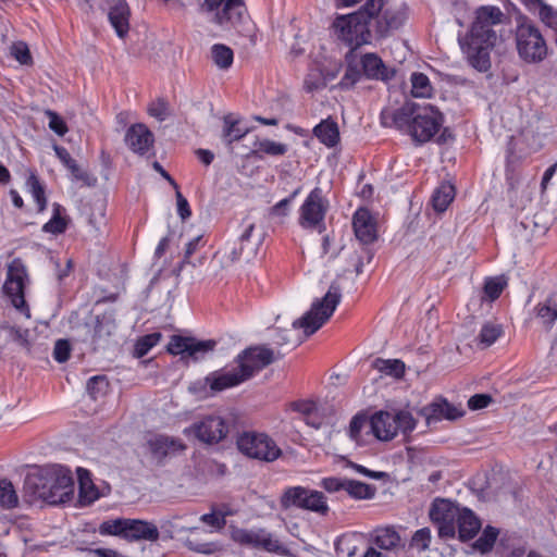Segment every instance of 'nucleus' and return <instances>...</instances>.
<instances>
[{"instance_id":"20e7f679","label":"nucleus","mask_w":557,"mask_h":557,"mask_svg":"<svg viewBox=\"0 0 557 557\" xmlns=\"http://www.w3.org/2000/svg\"><path fill=\"white\" fill-rule=\"evenodd\" d=\"M284 356L280 350L274 351L265 345L247 348L238 356L237 368L207 377L212 391L221 392L248 380L255 372L265 368Z\"/></svg>"},{"instance_id":"cd10ccee","label":"nucleus","mask_w":557,"mask_h":557,"mask_svg":"<svg viewBox=\"0 0 557 557\" xmlns=\"http://www.w3.org/2000/svg\"><path fill=\"white\" fill-rule=\"evenodd\" d=\"M3 290L11 298V302L16 309L22 310L24 308L25 299L23 276L22 273L13 267L9 268Z\"/></svg>"},{"instance_id":"ddd939ff","label":"nucleus","mask_w":557,"mask_h":557,"mask_svg":"<svg viewBox=\"0 0 557 557\" xmlns=\"http://www.w3.org/2000/svg\"><path fill=\"white\" fill-rule=\"evenodd\" d=\"M461 508L449 499L436 498L433 500L429 517L438 528L441 539H453L456 535V521Z\"/></svg>"},{"instance_id":"4468645a","label":"nucleus","mask_w":557,"mask_h":557,"mask_svg":"<svg viewBox=\"0 0 557 557\" xmlns=\"http://www.w3.org/2000/svg\"><path fill=\"white\" fill-rule=\"evenodd\" d=\"M255 230V224L251 222H244L242 234L226 243V245L216 253L227 262L233 263L240 258L249 259L255 256L259 240H252L251 234Z\"/></svg>"},{"instance_id":"de8ad7c7","label":"nucleus","mask_w":557,"mask_h":557,"mask_svg":"<svg viewBox=\"0 0 557 557\" xmlns=\"http://www.w3.org/2000/svg\"><path fill=\"white\" fill-rule=\"evenodd\" d=\"M503 334V329L499 324L485 323L479 334V343L483 347H490Z\"/></svg>"},{"instance_id":"9d476101","label":"nucleus","mask_w":557,"mask_h":557,"mask_svg":"<svg viewBox=\"0 0 557 557\" xmlns=\"http://www.w3.org/2000/svg\"><path fill=\"white\" fill-rule=\"evenodd\" d=\"M329 202L324 199L322 189L315 187L306 198L299 211V225L304 228L317 230L322 233L325 230L324 218Z\"/></svg>"},{"instance_id":"4d7b16f0","label":"nucleus","mask_w":557,"mask_h":557,"mask_svg":"<svg viewBox=\"0 0 557 557\" xmlns=\"http://www.w3.org/2000/svg\"><path fill=\"white\" fill-rule=\"evenodd\" d=\"M537 11L542 22L555 30L557 28V11L546 3H543Z\"/></svg>"},{"instance_id":"2f4dec72","label":"nucleus","mask_w":557,"mask_h":557,"mask_svg":"<svg viewBox=\"0 0 557 557\" xmlns=\"http://www.w3.org/2000/svg\"><path fill=\"white\" fill-rule=\"evenodd\" d=\"M534 313L544 326L552 327L557 320V292L549 294L539 302L534 308Z\"/></svg>"},{"instance_id":"13d9d810","label":"nucleus","mask_w":557,"mask_h":557,"mask_svg":"<svg viewBox=\"0 0 557 557\" xmlns=\"http://www.w3.org/2000/svg\"><path fill=\"white\" fill-rule=\"evenodd\" d=\"M71 355V344L67 339H58L53 348V358L63 363L69 360Z\"/></svg>"},{"instance_id":"ea45409f","label":"nucleus","mask_w":557,"mask_h":557,"mask_svg":"<svg viewBox=\"0 0 557 557\" xmlns=\"http://www.w3.org/2000/svg\"><path fill=\"white\" fill-rule=\"evenodd\" d=\"M498 534V529L487 525L483 530L481 536L473 543V549L480 552L481 554H486L491 552L495 545Z\"/></svg>"},{"instance_id":"774afa93","label":"nucleus","mask_w":557,"mask_h":557,"mask_svg":"<svg viewBox=\"0 0 557 557\" xmlns=\"http://www.w3.org/2000/svg\"><path fill=\"white\" fill-rule=\"evenodd\" d=\"M345 484H346V480H341L338 478H333V476L325 478L321 482V486L330 493L345 490Z\"/></svg>"},{"instance_id":"f3484780","label":"nucleus","mask_w":557,"mask_h":557,"mask_svg":"<svg viewBox=\"0 0 557 557\" xmlns=\"http://www.w3.org/2000/svg\"><path fill=\"white\" fill-rule=\"evenodd\" d=\"M186 434H194L200 442L206 444H216L221 442L228 433V425L218 416H208L202 420L195 422Z\"/></svg>"},{"instance_id":"603ef678","label":"nucleus","mask_w":557,"mask_h":557,"mask_svg":"<svg viewBox=\"0 0 557 557\" xmlns=\"http://www.w3.org/2000/svg\"><path fill=\"white\" fill-rule=\"evenodd\" d=\"M161 339L160 333H151L139 338L135 346L137 357H144Z\"/></svg>"},{"instance_id":"680f3d73","label":"nucleus","mask_w":557,"mask_h":557,"mask_svg":"<svg viewBox=\"0 0 557 557\" xmlns=\"http://www.w3.org/2000/svg\"><path fill=\"white\" fill-rule=\"evenodd\" d=\"M148 112L159 121H164L168 116V104L163 99H158L149 106Z\"/></svg>"},{"instance_id":"338daca9","label":"nucleus","mask_w":557,"mask_h":557,"mask_svg":"<svg viewBox=\"0 0 557 557\" xmlns=\"http://www.w3.org/2000/svg\"><path fill=\"white\" fill-rule=\"evenodd\" d=\"M298 193H299V188L294 190L289 197L281 200L275 206H273L271 208L272 214L285 216L287 214L288 206L290 205L293 199L298 195Z\"/></svg>"},{"instance_id":"5701e85b","label":"nucleus","mask_w":557,"mask_h":557,"mask_svg":"<svg viewBox=\"0 0 557 557\" xmlns=\"http://www.w3.org/2000/svg\"><path fill=\"white\" fill-rule=\"evenodd\" d=\"M360 63L367 78L388 82L395 76V70L385 65L376 53L363 54Z\"/></svg>"},{"instance_id":"473e14b6","label":"nucleus","mask_w":557,"mask_h":557,"mask_svg":"<svg viewBox=\"0 0 557 557\" xmlns=\"http://www.w3.org/2000/svg\"><path fill=\"white\" fill-rule=\"evenodd\" d=\"M313 134L321 143L327 147H334L339 140V131L337 123L326 119L313 128Z\"/></svg>"},{"instance_id":"09e8293b","label":"nucleus","mask_w":557,"mask_h":557,"mask_svg":"<svg viewBox=\"0 0 557 557\" xmlns=\"http://www.w3.org/2000/svg\"><path fill=\"white\" fill-rule=\"evenodd\" d=\"M61 206L53 205V216L42 226V231L51 234H61L66 230V221L61 216Z\"/></svg>"},{"instance_id":"c85d7f7f","label":"nucleus","mask_w":557,"mask_h":557,"mask_svg":"<svg viewBox=\"0 0 557 557\" xmlns=\"http://www.w3.org/2000/svg\"><path fill=\"white\" fill-rule=\"evenodd\" d=\"M372 541L379 548L384 550L398 552L405 548V541L393 527L374 530Z\"/></svg>"},{"instance_id":"e2e57ef3","label":"nucleus","mask_w":557,"mask_h":557,"mask_svg":"<svg viewBox=\"0 0 557 557\" xmlns=\"http://www.w3.org/2000/svg\"><path fill=\"white\" fill-rule=\"evenodd\" d=\"M290 409L297 411L307 418L308 416H312L314 411H317V407L314 403L309 400H296L290 404Z\"/></svg>"},{"instance_id":"f257e3e1","label":"nucleus","mask_w":557,"mask_h":557,"mask_svg":"<svg viewBox=\"0 0 557 557\" xmlns=\"http://www.w3.org/2000/svg\"><path fill=\"white\" fill-rule=\"evenodd\" d=\"M404 20L403 12L384 9L383 0H368L357 12L338 15L332 27L337 39L354 50L370 42L372 29L377 37H385L398 29Z\"/></svg>"},{"instance_id":"a211bd4d","label":"nucleus","mask_w":557,"mask_h":557,"mask_svg":"<svg viewBox=\"0 0 557 557\" xmlns=\"http://www.w3.org/2000/svg\"><path fill=\"white\" fill-rule=\"evenodd\" d=\"M86 326L90 334L94 350L107 348L116 327L114 315L111 312L96 315L92 322L86 324Z\"/></svg>"},{"instance_id":"dca6fc26","label":"nucleus","mask_w":557,"mask_h":557,"mask_svg":"<svg viewBox=\"0 0 557 557\" xmlns=\"http://www.w3.org/2000/svg\"><path fill=\"white\" fill-rule=\"evenodd\" d=\"M233 541L240 545L251 546L253 548H263L267 552L284 554L286 549L274 539L270 533L263 529L247 530L240 528H233L231 532Z\"/></svg>"},{"instance_id":"6e6552de","label":"nucleus","mask_w":557,"mask_h":557,"mask_svg":"<svg viewBox=\"0 0 557 557\" xmlns=\"http://www.w3.org/2000/svg\"><path fill=\"white\" fill-rule=\"evenodd\" d=\"M236 443L239 451L252 459L272 462L282 455L281 448L265 433L244 432Z\"/></svg>"},{"instance_id":"1a4fd4ad","label":"nucleus","mask_w":557,"mask_h":557,"mask_svg":"<svg viewBox=\"0 0 557 557\" xmlns=\"http://www.w3.org/2000/svg\"><path fill=\"white\" fill-rule=\"evenodd\" d=\"M201 8L214 12L213 22L222 27L237 28L247 20L244 0H205Z\"/></svg>"},{"instance_id":"f03ea898","label":"nucleus","mask_w":557,"mask_h":557,"mask_svg":"<svg viewBox=\"0 0 557 557\" xmlns=\"http://www.w3.org/2000/svg\"><path fill=\"white\" fill-rule=\"evenodd\" d=\"M505 20L502 10L494 5H482L474 12V18L461 44L469 64L479 72L491 67L490 53L498 39L497 27Z\"/></svg>"},{"instance_id":"72a5a7b5","label":"nucleus","mask_w":557,"mask_h":557,"mask_svg":"<svg viewBox=\"0 0 557 557\" xmlns=\"http://www.w3.org/2000/svg\"><path fill=\"white\" fill-rule=\"evenodd\" d=\"M223 123L222 139L228 146L234 141L240 140L249 132L247 127H242L239 121L234 119L232 114L225 115Z\"/></svg>"},{"instance_id":"3c124183","label":"nucleus","mask_w":557,"mask_h":557,"mask_svg":"<svg viewBox=\"0 0 557 557\" xmlns=\"http://www.w3.org/2000/svg\"><path fill=\"white\" fill-rule=\"evenodd\" d=\"M11 55L22 65H32L33 57L30 54L29 48L24 41H15L12 44Z\"/></svg>"},{"instance_id":"393cba45","label":"nucleus","mask_w":557,"mask_h":557,"mask_svg":"<svg viewBox=\"0 0 557 557\" xmlns=\"http://www.w3.org/2000/svg\"><path fill=\"white\" fill-rule=\"evenodd\" d=\"M150 453L153 458L162 462L166 457H172L185 449L181 440L158 435L148 442Z\"/></svg>"},{"instance_id":"79ce46f5","label":"nucleus","mask_w":557,"mask_h":557,"mask_svg":"<svg viewBox=\"0 0 557 557\" xmlns=\"http://www.w3.org/2000/svg\"><path fill=\"white\" fill-rule=\"evenodd\" d=\"M345 491L354 498L370 499L374 496L375 487L360 481L346 480Z\"/></svg>"},{"instance_id":"aec40b11","label":"nucleus","mask_w":557,"mask_h":557,"mask_svg":"<svg viewBox=\"0 0 557 557\" xmlns=\"http://www.w3.org/2000/svg\"><path fill=\"white\" fill-rule=\"evenodd\" d=\"M108 8V17L120 38L126 37L129 32L131 9L126 0H104Z\"/></svg>"},{"instance_id":"69168bd1","label":"nucleus","mask_w":557,"mask_h":557,"mask_svg":"<svg viewBox=\"0 0 557 557\" xmlns=\"http://www.w3.org/2000/svg\"><path fill=\"white\" fill-rule=\"evenodd\" d=\"M225 516V513H222L220 517L214 512L205 513L200 517V520L212 528L221 530L226 524Z\"/></svg>"},{"instance_id":"58836bf2","label":"nucleus","mask_w":557,"mask_h":557,"mask_svg":"<svg viewBox=\"0 0 557 557\" xmlns=\"http://www.w3.org/2000/svg\"><path fill=\"white\" fill-rule=\"evenodd\" d=\"M360 539L354 534L342 535L335 543V550L338 557H355L359 547Z\"/></svg>"},{"instance_id":"423d86ee","label":"nucleus","mask_w":557,"mask_h":557,"mask_svg":"<svg viewBox=\"0 0 557 557\" xmlns=\"http://www.w3.org/2000/svg\"><path fill=\"white\" fill-rule=\"evenodd\" d=\"M417 420L408 410L379 411L369 421L374 436L380 441H391L400 431L409 434L416 428Z\"/></svg>"},{"instance_id":"8fccbe9b","label":"nucleus","mask_w":557,"mask_h":557,"mask_svg":"<svg viewBox=\"0 0 557 557\" xmlns=\"http://www.w3.org/2000/svg\"><path fill=\"white\" fill-rule=\"evenodd\" d=\"M411 92L413 97H426L430 95L431 85L426 75L422 73H413L411 76Z\"/></svg>"},{"instance_id":"f8f14e48","label":"nucleus","mask_w":557,"mask_h":557,"mask_svg":"<svg viewBox=\"0 0 557 557\" xmlns=\"http://www.w3.org/2000/svg\"><path fill=\"white\" fill-rule=\"evenodd\" d=\"M281 506L284 509L294 506L321 515H325L329 510L322 492L311 491L301 486L287 488L281 497Z\"/></svg>"},{"instance_id":"a878e982","label":"nucleus","mask_w":557,"mask_h":557,"mask_svg":"<svg viewBox=\"0 0 557 557\" xmlns=\"http://www.w3.org/2000/svg\"><path fill=\"white\" fill-rule=\"evenodd\" d=\"M160 536L158 527L152 522L127 519L125 539L126 541H149L156 542Z\"/></svg>"},{"instance_id":"bf43d9fd","label":"nucleus","mask_w":557,"mask_h":557,"mask_svg":"<svg viewBox=\"0 0 557 557\" xmlns=\"http://www.w3.org/2000/svg\"><path fill=\"white\" fill-rule=\"evenodd\" d=\"M46 114L49 117V127L59 136H63L67 132V126L58 113L48 110Z\"/></svg>"},{"instance_id":"49530a36","label":"nucleus","mask_w":557,"mask_h":557,"mask_svg":"<svg viewBox=\"0 0 557 557\" xmlns=\"http://www.w3.org/2000/svg\"><path fill=\"white\" fill-rule=\"evenodd\" d=\"M126 521L125 518L103 521L99 527V533L125 539Z\"/></svg>"},{"instance_id":"4c0bfd02","label":"nucleus","mask_w":557,"mask_h":557,"mask_svg":"<svg viewBox=\"0 0 557 557\" xmlns=\"http://www.w3.org/2000/svg\"><path fill=\"white\" fill-rule=\"evenodd\" d=\"M506 286L507 280L505 278V276L487 277L483 286V296L481 298L482 301L496 300L500 296Z\"/></svg>"},{"instance_id":"c9c22d12","label":"nucleus","mask_w":557,"mask_h":557,"mask_svg":"<svg viewBox=\"0 0 557 557\" xmlns=\"http://www.w3.org/2000/svg\"><path fill=\"white\" fill-rule=\"evenodd\" d=\"M455 198V187L450 183L441 184L432 195V206L437 212H444Z\"/></svg>"},{"instance_id":"4be33fe9","label":"nucleus","mask_w":557,"mask_h":557,"mask_svg":"<svg viewBox=\"0 0 557 557\" xmlns=\"http://www.w3.org/2000/svg\"><path fill=\"white\" fill-rule=\"evenodd\" d=\"M124 140L133 152L145 154L152 147L154 136L145 124L137 123L126 131Z\"/></svg>"},{"instance_id":"2eb2a0df","label":"nucleus","mask_w":557,"mask_h":557,"mask_svg":"<svg viewBox=\"0 0 557 557\" xmlns=\"http://www.w3.org/2000/svg\"><path fill=\"white\" fill-rule=\"evenodd\" d=\"M216 346L214 339L197 341L194 337L173 335L168 344V351L172 355H181L182 359L197 361L212 351Z\"/></svg>"},{"instance_id":"f704fd0d","label":"nucleus","mask_w":557,"mask_h":557,"mask_svg":"<svg viewBox=\"0 0 557 557\" xmlns=\"http://www.w3.org/2000/svg\"><path fill=\"white\" fill-rule=\"evenodd\" d=\"M78 484H79V502L83 505L90 504L98 498V492L90 479V473L82 468H78Z\"/></svg>"},{"instance_id":"37998d69","label":"nucleus","mask_w":557,"mask_h":557,"mask_svg":"<svg viewBox=\"0 0 557 557\" xmlns=\"http://www.w3.org/2000/svg\"><path fill=\"white\" fill-rule=\"evenodd\" d=\"M256 146L257 148L252 151V154L259 158H261L260 153L277 157L287 152V145L270 139L260 140L256 144Z\"/></svg>"},{"instance_id":"7ed1b4c3","label":"nucleus","mask_w":557,"mask_h":557,"mask_svg":"<svg viewBox=\"0 0 557 557\" xmlns=\"http://www.w3.org/2000/svg\"><path fill=\"white\" fill-rule=\"evenodd\" d=\"M74 495V480L69 469L49 466L28 473L24 480L23 498L28 504H64Z\"/></svg>"},{"instance_id":"9b49d317","label":"nucleus","mask_w":557,"mask_h":557,"mask_svg":"<svg viewBox=\"0 0 557 557\" xmlns=\"http://www.w3.org/2000/svg\"><path fill=\"white\" fill-rule=\"evenodd\" d=\"M443 121V114L435 107L418 104L409 134L413 140L426 143L438 132Z\"/></svg>"},{"instance_id":"6e6d98bb","label":"nucleus","mask_w":557,"mask_h":557,"mask_svg":"<svg viewBox=\"0 0 557 557\" xmlns=\"http://www.w3.org/2000/svg\"><path fill=\"white\" fill-rule=\"evenodd\" d=\"M361 75L362 73L357 65L349 64L339 82V87L342 89L351 88L357 82H359Z\"/></svg>"},{"instance_id":"412c9836","label":"nucleus","mask_w":557,"mask_h":557,"mask_svg":"<svg viewBox=\"0 0 557 557\" xmlns=\"http://www.w3.org/2000/svg\"><path fill=\"white\" fill-rule=\"evenodd\" d=\"M352 227L357 239L362 245H370L377 239L375 220L368 209L360 208L355 212Z\"/></svg>"},{"instance_id":"0e129e2a","label":"nucleus","mask_w":557,"mask_h":557,"mask_svg":"<svg viewBox=\"0 0 557 557\" xmlns=\"http://www.w3.org/2000/svg\"><path fill=\"white\" fill-rule=\"evenodd\" d=\"M492 400L488 394H475L468 400V406L471 410H479L486 408Z\"/></svg>"},{"instance_id":"39448f33","label":"nucleus","mask_w":557,"mask_h":557,"mask_svg":"<svg viewBox=\"0 0 557 557\" xmlns=\"http://www.w3.org/2000/svg\"><path fill=\"white\" fill-rule=\"evenodd\" d=\"M342 293L337 283H332L327 293L313 301L309 311L293 322L295 330L302 329L305 336L314 334L332 317L341 302Z\"/></svg>"},{"instance_id":"bb28decb","label":"nucleus","mask_w":557,"mask_h":557,"mask_svg":"<svg viewBox=\"0 0 557 557\" xmlns=\"http://www.w3.org/2000/svg\"><path fill=\"white\" fill-rule=\"evenodd\" d=\"M54 151L63 165L71 172L73 181L82 182L83 185L88 187L97 184V178L82 169L65 148L55 146Z\"/></svg>"},{"instance_id":"c03bdc74","label":"nucleus","mask_w":557,"mask_h":557,"mask_svg":"<svg viewBox=\"0 0 557 557\" xmlns=\"http://www.w3.org/2000/svg\"><path fill=\"white\" fill-rule=\"evenodd\" d=\"M18 496L14 490L13 484L9 480L0 481V507L14 508L17 506Z\"/></svg>"},{"instance_id":"6ab92c4d","label":"nucleus","mask_w":557,"mask_h":557,"mask_svg":"<svg viewBox=\"0 0 557 557\" xmlns=\"http://www.w3.org/2000/svg\"><path fill=\"white\" fill-rule=\"evenodd\" d=\"M417 108L418 103L412 101H406L398 109L385 108L381 112V124L384 127H395L410 133Z\"/></svg>"},{"instance_id":"052dcab7","label":"nucleus","mask_w":557,"mask_h":557,"mask_svg":"<svg viewBox=\"0 0 557 557\" xmlns=\"http://www.w3.org/2000/svg\"><path fill=\"white\" fill-rule=\"evenodd\" d=\"M369 425V422L366 416L357 414L355 416L349 423V436L358 441L360 438V433L363 426Z\"/></svg>"},{"instance_id":"a18cd8bd","label":"nucleus","mask_w":557,"mask_h":557,"mask_svg":"<svg viewBox=\"0 0 557 557\" xmlns=\"http://www.w3.org/2000/svg\"><path fill=\"white\" fill-rule=\"evenodd\" d=\"M373 366L381 372L385 374L392 375L394 377H400L405 372V364L403 361L394 359V360H383L376 359Z\"/></svg>"},{"instance_id":"7c9ffc66","label":"nucleus","mask_w":557,"mask_h":557,"mask_svg":"<svg viewBox=\"0 0 557 557\" xmlns=\"http://www.w3.org/2000/svg\"><path fill=\"white\" fill-rule=\"evenodd\" d=\"M29 331L9 325L7 323L0 324V350L4 348L10 342H14L23 347L26 351H30V342L28 339Z\"/></svg>"},{"instance_id":"864d4df0","label":"nucleus","mask_w":557,"mask_h":557,"mask_svg":"<svg viewBox=\"0 0 557 557\" xmlns=\"http://www.w3.org/2000/svg\"><path fill=\"white\" fill-rule=\"evenodd\" d=\"M107 388L108 381L103 375L92 376L87 382V392L94 399H97L99 395H103Z\"/></svg>"},{"instance_id":"5fc2aeb1","label":"nucleus","mask_w":557,"mask_h":557,"mask_svg":"<svg viewBox=\"0 0 557 557\" xmlns=\"http://www.w3.org/2000/svg\"><path fill=\"white\" fill-rule=\"evenodd\" d=\"M431 543V530L429 528H422L417 530L410 541L411 547H417L420 550L429 548Z\"/></svg>"},{"instance_id":"b1692460","label":"nucleus","mask_w":557,"mask_h":557,"mask_svg":"<svg viewBox=\"0 0 557 557\" xmlns=\"http://www.w3.org/2000/svg\"><path fill=\"white\" fill-rule=\"evenodd\" d=\"M420 413L425 418L426 424L431 426L443 419L456 420L462 416V411L458 410L446 399H438L421 409Z\"/></svg>"},{"instance_id":"c756f323","label":"nucleus","mask_w":557,"mask_h":557,"mask_svg":"<svg viewBox=\"0 0 557 557\" xmlns=\"http://www.w3.org/2000/svg\"><path fill=\"white\" fill-rule=\"evenodd\" d=\"M458 537L461 542L472 540L481 529V521L474 512L468 508H461L456 521Z\"/></svg>"},{"instance_id":"e433bc0d","label":"nucleus","mask_w":557,"mask_h":557,"mask_svg":"<svg viewBox=\"0 0 557 557\" xmlns=\"http://www.w3.org/2000/svg\"><path fill=\"white\" fill-rule=\"evenodd\" d=\"M211 59L220 70H228L234 61V52L226 45L215 44L211 47Z\"/></svg>"},{"instance_id":"a19ab883","label":"nucleus","mask_w":557,"mask_h":557,"mask_svg":"<svg viewBox=\"0 0 557 557\" xmlns=\"http://www.w3.org/2000/svg\"><path fill=\"white\" fill-rule=\"evenodd\" d=\"M26 186L32 196L34 197L35 201L37 202L38 210L44 211L47 206L45 186L40 183L38 176L34 172H30L26 181Z\"/></svg>"},{"instance_id":"0eeeda50","label":"nucleus","mask_w":557,"mask_h":557,"mask_svg":"<svg viewBox=\"0 0 557 557\" xmlns=\"http://www.w3.org/2000/svg\"><path fill=\"white\" fill-rule=\"evenodd\" d=\"M516 45L519 57L528 63H539L547 55V45L543 35L527 21L517 26Z\"/></svg>"}]
</instances>
